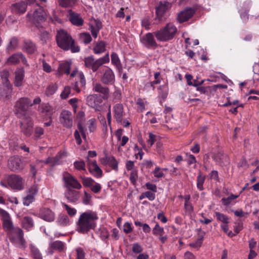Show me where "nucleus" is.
<instances>
[{"label":"nucleus","instance_id":"nucleus-52","mask_svg":"<svg viewBox=\"0 0 259 259\" xmlns=\"http://www.w3.org/2000/svg\"><path fill=\"white\" fill-rule=\"evenodd\" d=\"M112 168L116 171L118 170V162L113 156H110V160L108 164Z\"/></svg>","mask_w":259,"mask_h":259},{"label":"nucleus","instance_id":"nucleus-46","mask_svg":"<svg viewBox=\"0 0 259 259\" xmlns=\"http://www.w3.org/2000/svg\"><path fill=\"white\" fill-rule=\"evenodd\" d=\"M205 177L202 176L201 172H199V175L197 177V187L200 190H203V185L205 181Z\"/></svg>","mask_w":259,"mask_h":259},{"label":"nucleus","instance_id":"nucleus-43","mask_svg":"<svg viewBox=\"0 0 259 259\" xmlns=\"http://www.w3.org/2000/svg\"><path fill=\"white\" fill-rule=\"evenodd\" d=\"M59 5L67 8L72 7L76 2V0H59Z\"/></svg>","mask_w":259,"mask_h":259},{"label":"nucleus","instance_id":"nucleus-61","mask_svg":"<svg viewBox=\"0 0 259 259\" xmlns=\"http://www.w3.org/2000/svg\"><path fill=\"white\" fill-rule=\"evenodd\" d=\"M44 130L42 127H39V126H36L35 128L34 134H35V136L37 138H39L41 135L44 134Z\"/></svg>","mask_w":259,"mask_h":259},{"label":"nucleus","instance_id":"nucleus-37","mask_svg":"<svg viewBox=\"0 0 259 259\" xmlns=\"http://www.w3.org/2000/svg\"><path fill=\"white\" fill-rule=\"evenodd\" d=\"M0 97L3 100H9L11 98V90L8 87L0 89Z\"/></svg>","mask_w":259,"mask_h":259},{"label":"nucleus","instance_id":"nucleus-49","mask_svg":"<svg viewBox=\"0 0 259 259\" xmlns=\"http://www.w3.org/2000/svg\"><path fill=\"white\" fill-rule=\"evenodd\" d=\"M215 214L218 220L226 224L228 223V218L227 216L219 212H215Z\"/></svg>","mask_w":259,"mask_h":259},{"label":"nucleus","instance_id":"nucleus-13","mask_svg":"<svg viewBox=\"0 0 259 259\" xmlns=\"http://www.w3.org/2000/svg\"><path fill=\"white\" fill-rule=\"evenodd\" d=\"M73 116L70 111L63 110L60 115V121L63 125L67 128H70L73 124Z\"/></svg>","mask_w":259,"mask_h":259},{"label":"nucleus","instance_id":"nucleus-10","mask_svg":"<svg viewBox=\"0 0 259 259\" xmlns=\"http://www.w3.org/2000/svg\"><path fill=\"white\" fill-rule=\"evenodd\" d=\"M23 122H20L21 132L26 137H29L33 132V122L32 119L29 117H26Z\"/></svg>","mask_w":259,"mask_h":259},{"label":"nucleus","instance_id":"nucleus-64","mask_svg":"<svg viewBox=\"0 0 259 259\" xmlns=\"http://www.w3.org/2000/svg\"><path fill=\"white\" fill-rule=\"evenodd\" d=\"M76 251L77 253V258L76 259H84V252L81 248H77L76 249Z\"/></svg>","mask_w":259,"mask_h":259},{"label":"nucleus","instance_id":"nucleus-36","mask_svg":"<svg viewBox=\"0 0 259 259\" xmlns=\"http://www.w3.org/2000/svg\"><path fill=\"white\" fill-rule=\"evenodd\" d=\"M70 63L68 62L61 63L58 68V71L59 72V73H65L69 74L70 73Z\"/></svg>","mask_w":259,"mask_h":259},{"label":"nucleus","instance_id":"nucleus-31","mask_svg":"<svg viewBox=\"0 0 259 259\" xmlns=\"http://www.w3.org/2000/svg\"><path fill=\"white\" fill-rule=\"evenodd\" d=\"M84 116L85 114L82 111H79L77 114V118L79 119V121L77 123V128L79 132L81 133L83 139L85 140L87 139L85 129L83 127L81 123Z\"/></svg>","mask_w":259,"mask_h":259},{"label":"nucleus","instance_id":"nucleus-28","mask_svg":"<svg viewBox=\"0 0 259 259\" xmlns=\"http://www.w3.org/2000/svg\"><path fill=\"white\" fill-rule=\"evenodd\" d=\"M65 198L69 202L74 203L76 202L79 198V192L69 189L65 193Z\"/></svg>","mask_w":259,"mask_h":259},{"label":"nucleus","instance_id":"nucleus-16","mask_svg":"<svg viewBox=\"0 0 259 259\" xmlns=\"http://www.w3.org/2000/svg\"><path fill=\"white\" fill-rule=\"evenodd\" d=\"M196 9L194 8H188L180 12L178 15L177 19L180 23L188 21L195 14Z\"/></svg>","mask_w":259,"mask_h":259},{"label":"nucleus","instance_id":"nucleus-8","mask_svg":"<svg viewBox=\"0 0 259 259\" xmlns=\"http://www.w3.org/2000/svg\"><path fill=\"white\" fill-rule=\"evenodd\" d=\"M8 167L12 171L19 172L24 168V165L21 158L18 156L11 157L8 160Z\"/></svg>","mask_w":259,"mask_h":259},{"label":"nucleus","instance_id":"nucleus-7","mask_svg":"<svg viewBox=\"0 0 259 259\" xmlns=\"http://www.w3.org/2000/svg\"><path fill=\"white\" fill-rule=\"evenodd\" d=\"M8 235L12 242L18 243L22 246H25V241L23 237V231L21 229L15 227Z\"/></svg>","mask_w":259,"mask_h":259},{"label":"nucleus","instance_id":"nucleus-58","mask_svg":"<svg viewBox=\"0 0 259 259\" xmlns=\"http://www.w3.org/2000/svg\"><path fill=\"white\" fill-rule=\"evenodd\" d=\"M111 57L112 63L116 66H119L120 65V60L117 55L116 53H112Z\"/></svg>","mask_w":259,"mask_h":259},{"label":"nucleus","instance_id":"nucleus-40","mask_svg":"<svg viewBox=\"0 0 259 259\" xmlns=\"http://www.w3.org/2000/svg\"><path fill=\"white\" fill-rule=\"evenodd\" d=\"M79 39L85 44H88L91 41L92 37L89 33L84 32L80 34Z\"/></svg>","mask_w":259,"mask_h":259},{"label":"nucleus","instance_id":"nucleus-50","mask_svg":"<svg viewBox=\"0 0 259 259\" xmlns=\"http://www.w3.org/2000/svg\"><path fill=\"white\" fill-rule=\"evenodd\" d=\"M74 166L75 167V168L78 170H85V162L82 160L76 161L74 162Z\"/></svg>","mask_w":259,"mask_h":259},{"label":"nucleus","instance_id":"nucleus-41","mask_svg":"<svg viewBox=\"0 0 259 259\" xmlns=\"http://www.w3.org/2000/svg\"><path fill=\"white\" fill-rule=\"evenodd\" d=\"M31 255L33 259H42V256L39 250L34 246L31 245L30 247Z\"/></svg>","mask_w":259,"mask_h":259},{"label":"nucleus","instance_id":"nucleus-15","mask_svg":"<svg viewBox=\"0 0 259 259\" xmlns=\"http://www.w3.org/2000/svg\"><path fill=\"white\" fill-rule=\"evenodd\" d=\"M93 91L100 93V96H99L102 99L107 100L109 97V89L108 87L103 86L100 83L93 84Z\"/></svg>","mask_w":259,"mask_h":259},{"label":"nucleus","instance_id":"nucleus-29","mask_svg":"<svg viewBox=\"0 0 259 259\" xmlns=\"http://www.w3.org/2000/svg\"><path fill=\"white\" fill-rule=\"evenodd\" d=\"M46 16V13L41 7L35 9L32 14V17L37 22L45 21Z\"/></svg>","mask_w":259,"mask_h":259},{"label":"nucleus","instance_id":"nucleus-45","mask_svg":"<svg viewBox=\"0 0 259 259\" xmlns=\"http://www.w3.org/2000/svg\"><path fill=\"white\" fill-rule=\"evenodd\" d=\"M82 180L83 185L85 187H90L95 183V181L91 178H85L84 177L80 176Z\"/></svg>","mask_w":259,"mask_h":259},{"label":"nucleus","instance_id":"nucleus-47","mask_svg":"<svg viewBox=\"0 0 259 259\" xmlns=\"http://www.w3.org/2000/svg\"><path fill=\"white\" fill-rule=\"evenodd\" d=\"M164 233L163 228L159 226L158 224H156L153 229V234L156 235L162 236Z\"/></svg>","mask_w":259,"mask_h":259},{"label":"nucleus","instance_id":"nucleus-30","mask_svg":"<svg viewBox=\"0 0 259 259\" xmlns=\"http://www.w3.org/2000/svg\"><path fill=\"white\" fill-rule=\"evenodd\" d=\"M24 69L23 68H18L15 71V80L14 84L17 87L22 85L24 77Z\"/></svg>","mask_w":259,"mask_h":259},{"label":"nucleus","instance_id":"nucleus-63","mask_svg":"<svg viewBox=\"0 0 259 259\" xmlns=\"http://www.w3.org/2000/svg\"><path fill=\"white\" fill-rule=\"evenodd\" d=\"M154 175L156 178H162L164 176V174L160 170L159 167H156L153 171Z\"/></svg>","mask_w":259,"mask_h":259},{"label":"nucleus","instance_id":"nucleus-25","mask_svg":"<svg viewBox=\"0 0 259 259\" xmlns=\"http://www.w3.org/2000/svg\"><path fill=\"white\" fill-rule=\"evenodd\" d=\"M89 170L95 177L99 178L102 176V170L98 165L96 161L94 160L89 162Z\"/></svg>","mask_w":259,"mask_h":259},{"label":"nucleus","instance_id":"nucleus-32","mask_svg":"<svg viewBox=\"0 0 259 259\" xmlns=\"http://www.w3.org/2000/svg\"><path fill=\"white\" fill-rule=\"evenodd\" d=\"M40 218L48 222H52L55 219L54 212L49 208H44L41 210Z\"/></svg>","mask_w":259,"mask_h":259},{"label":"nucleus","instance_id":"nucleus-62","mask_svg":"<svg viewBox=\"0 0 259 259\" xmlns=\"http://www.w3.org/2000/svg\"><path fill=\"white\" fill-rule=\"evenodd\" d=\"M38 190V187L37 185L34 184H33L29 189V195H32L33 196L35 195Z\"/></svg>","mask_w":259,"mask_h":259},{"label":"nucleus","instance_id":"nucleus-20","mask_svg":"<svg viewBox=\"0 0 259 259\" xmlns=\"http://www.w3.org/2000/svg\"><path fill=\"white\" fill-rule=\"evenodd\" d=\"M27 4L24 2H20L12 5L11 9L13 13L20 15L26 12Z\"/></svg>","mask_w":259,"mask_h":259},{"label":"nucleus","instance_id":"nucleus-2","mask_svg":"<svg viewBox=\"0 0 259 259\" xmlns=\"http://www.w3.org/2000/svg\"><path fill=\"white\" fill-rule=\"evenodd\" d=\"M56 39L58 47L63 50L70 49L72 53H77L80 50L78 46H75L74 40L70 34L63 29L57 31Z\"/></svg>","mask_w":259,"mask_h":259},{"label":"nucleus","instance_id":"nucleus-33","mask_svg":"<svg viewBox=\"0 0 259 259\" xmlns=\"http://www.w3.org/2000/svg\"><path fill=\"white\" fill-rule=\"evenodd\" d=\"M106 50V44L104 41H100L97 42L93 48V51L96 54H99L103 53Z\"/></svg>","mask_w":259,"mask_h":259},{"label":"nucleus","instance_id":"nucleus-35","mask_svg":"<svg viewBox=\"0 0 259 259\" xmlns=\"http://www.w3.org/2000/svg\"><path fill=\"white\" fill-rule=\"evenodd\" d=\"M61 155L58 154L55 157H48L45 161H42L45 164H50L52 166L60 164V159Z\"/></svg>","mask_w":259,"mask_h":259},{"label":"nucleus","instance_id":"nucleus-12","mask_svg":"<svg viewBox=\"0 0 259 259\" xmlns=\"http://www.w3.org/2000/svg\"><path fill=\"white\" fill-rule=\"evenodd\" d=\"M0 215L2 217L4 229L9 234L15 227L13 226L9 214L6 211L0 208Z\"/></svg>","mask_w":259,"mask_h":259},{"label":"nucleus","instance_id":"nucleus-27","mask_svg":"<svg viewBox=\"0 0 259 259\" xmlns=\"http://www.w3.org/2000/svg\"><path fill=\"white\" fill-rule=\"evenodd\" d=\"M28 54H34L37 51L36 45L30 40H25L22 49Z\"/></svg>","mask_w":259,"mask_h":259},{"label":"nucleus","instance_id":"nucleus-17","mask_svg":"<svg viewBox=\"0 0 259 259\" xmlns=\"http://www.w3.org/2000/svg\"><path fill=\"white\" fill-rule=\"evenodd\" d=\"M86 84L85 79L82 72H80L78 73L76 78V81L73 84V89L77 93L80 92L81 88H84Z\"/></svg>","mask_w":259,"mask_h":259},{"label":"nucleus","instance_id":"nucleus-19","mask_svg":"<svg viewBox=\"0 0 259 259\" xmlns=\"http://www.w3.org/2000/svg\"><path fill=\"white\" fill-rule=\"evenodd\" d=\"M102 82L104 84H112L115 80V75L112 70L108 68L106 69L101 78Z\"/></svg>","mask_w":259,"mask_h":259},{"label":"nucleus","instance_id":"nucleus-4","mask_svg":"<svg viewBox=\"0 0 259 259\" xmlns=\"http://www.w3.org/2000/svg\"><path fill=\"white\" fill-rule=\"evenodd\" d=\"M30 100L28 98H21L16 102L15 105V114L19 118L24 119L29 116L27 112L28 107L32 106Z\"/></svg>","mask_w":259,"mask_h":259},{"label":"nucleus","instance_id":"nucleus-57","mask_svg":"<svg viewBox=\"0 0 259 259\" xmlns=\"http://www.w3.org/2000/svg\"><path fill=\"white\" fill-rule=\"evenodd\" d=\"M132 251L135 253H140L143 251V248L139 244L137 243H134L132 247Z\"/></svg>","mask_w":259,"mask_h":259},{"label":"nucleus","instance_id":"nucleus-39","mask_svg":"<svg viewBox=\"0 0 259 259\" xmlns=\"http://www.w3.org/2000/svg\"><path fill=\"white\" fill-rule=\"evenodd\" d=\"M18 44L17 38L16 37L12 38L7 47V52L10 53L14 51L17 48Z\"/></svg>","mask_w":259,"mask_h":259},{"label":"nucleus","instance_id":"nucleus-38","mask_svg":"<svg viewBox=\"0 0 259 259\" xmlns=\"http://www.w3.org/2000/svg\"><path fill=\"white\" fill-rule=\"evenodd\" d=\"M50 247L53 249L62 251L64 250L65 245L64 243L61 241H55L50 244Z\"/></svg>","mask_w":259,"mask_h":259},{"label":"nucleus","instance_id":"nucleus-34","mask_svg":"<svg viewBox=\"0 0 259 259\" xmlns=\"http://www.w3.org/2000/svg\"><path fill=\"white\" fill-rule=\"evenodd\" d=\"M22 224L23 227L27 230H29L33 227V219L28 216L24 217L22 221Z\"/></svg>","mask_w":259,"mask_h":259},{"label":"nucleus","instance_id":"nucleus-51","mask_svg":"<svg viewBox=\"0 0 259 259\" xmlns=\"http://www.w3.org/2000/svg\"><path fill=\"white\" fill-rule=\"evenodd\" d=\"M40 38L41 41L46 42L50 38V35L49 33L46 30H42L40 34Z\"/></svg>","mask_w":259,"mask_h":259},{"label":"nucleus","instance_id":"nucleus-48","mask_svg":"<svg viewBox=\"0 0 259 259\" xmlns=\"http://www.w3.org/2000/svg\"><path fill=\"white\" fill-rule=\"evenodd\" d=\"M34 197L32 195L28 194L23 198V203L27 206L34 201Z\"/></svg>","mask_w":259,"mask_h":259},{"label":"nucleus","instance_id":"nucleus-55","mask_svg":"<svg viewBox=\"0 0 259 259\" xmlns=\"http://www.w3.org/2000/svg\"><path fill=\"white\" fill-rule=\"evenodd\" d=\"M71 89L69 86H66L64 88V90L61 94V97L62 99H66L68 97L69 94H70Z\"/></svg>","mask_w":259,"mask_h":259},{"label":"nucleus","instance_id":"nucleus-21","mask_svg":"<svg viewBox=\"0 0 259 259\" xmlns=\"http://www.w3.org/2000/svg\"><path fill=\"white\" fill-rule=\"evenodd\" d=\"M68 19L71 23L76 26H81L83 24V20L80 14L70 10L69 11Z\"/></svg>","mask_w":259,"mask_h":259},{"label":"nucleus","instance_id":"nucleus-3","mask_svg":"<svg viewBox=\"0 0 259 259\" xmlns=\"http://www.w3.org/2000/svg\"><path fill=\"white\" fill-rule=\"evenodd\" d=\"M177 32V28L172 23L165 26L153 33L157 39L160 41H168L174 38Z\"/></svg>","mask_w":259,"mask_h":259},{"label":"nucleus","instance_id":"nucleus-1","mask_svg":"<svg viewBox=\"0 0 259 259\" xmlns=\"http://www.w3.org/2000/svg\"><path fill=\"white\" fill-rule=\"evenodd\" d=\"M98 219L97 214L93 211L82 213L77 223V230L78 232L85 233L96 227L95 221Z\"/></svg>","mask_w":259,"mask_h":259},{"label":"nucleus","instance_id":"nucleus-24","mask_svg":"<svg viewBox=\"0 0 259 259\" xmlns=\"http://www.w3.org/2000/svg\"><path fill=\"white\" fill-rule=\"evenodd\" d=\"M212 158L221 166L227 165L229 163L228 157L222 152H219L217 154H213Z\"/></svg>","mask_w":259,"mask_h":259},{"label":"nucleus","instance_id":"nucleus-6","mask_svg":"<svg viewBox=\"0 0 259 259\" xmlns=\"http://www.w3.org/2000/svg\"><path fill=\"white\" fill-rule=\"evenodd\" d=\"M8 185L13 190H22L24 188L25 181L20 176L12 174L7 178Z\"/></svg>","mask_w":259,"mask_h":259},{"label":"nucleus","instance_id":"nucleus-42","mask_svg":"<svg viewBox=\"0 0 259 259\" xmlns=\"http://www.w3.org/2000/svg\"><path fill=\"white\" fill-rule=\"evenodd\" d=\"M57 223L60 225H67L69 223V218L66 214H61L57 219Z\"/></svg>","mask_w":259,"mask_h":259},{"label":"nucleus","instance_id":"nucleus-23","mask_svg":"<svg viewBox=\"0 0 259 259\" xmlns=\"http://www.w3.org/2000/svg\"><path fill=\"white\" fill-rule=\"evenodd\" d=\"M168 3L165 1L160 2L157 6L156 7V17L155 20L160 21L161 18L167 10Z\"/></svg>","mask_w":259,"mask_h":259},{"label":"nucleus","instance_id":"nucleus-53","mask_svg":"<svg viewBox=\"0 0 259 259\" xmlns=\"http://www.w3.org/2000/svg\"><path fill=\"white\" fill-rule=\"evenodd\" d=\"M57 87L56 84H51L47 88L46 93L47 96L53 95L57 90Z\"/></svg>","mask_w":259,"mask_h":259},{"label":"nucleus","instance_id":"nucleus-26","mask_svg":"<svg viewBox=\"0 0 259 259\" xmlns=\"http://www.w3.org/2000/svg\"><path fill=\"white\" fill-rule=\"evenodd\" d=\"M114 117L118 123H121L123 119V106L120 103L116 104L113 107Z\"/></svg>","mask_w":259,"mask_h":259},{"label":"nucleus","instance_id":"nucleus-14","mask_svg":"<svg viewBox=\"0 0 259 259\" xmlns=\"http://www.w3.org/2000/svg\"><path fill=\"white\" fill-rule=\"evenodd\" d=\"M20 60L24 65L26 66L29 65L27 63V61L26 58L21 52L15 53L9 57L8 58L6 64L9 65H16L20 62Z\"/></svg>","mask_w":259,"mask_h":259},{"label":"nucleus","instance_id":"nucleus-11","mask_svg":"<svg viewBox=\"0 0 259 259\" xmlns=\"http://www.w3.org/2000/svg\"><path fill=\"white\" fill-rule=\"evenodd\" d=\"M85 101L89 106L94 108L96 110H100V104L102 102V99L99 95L97 94L89 95L86 96Z\"/></svg>","mask_w":259,"mask_h":259},{"label":"nucleus","instance_id":"nucleus-5","mask_svg":"<svg viewBox=\"0 0 259 259\" xmlns=\"http://www.w3.org/2000/svg\"><path fill=\"white\" fill-rule=\"evenodd\" d=\"M109 61V57L108 54L96 60H95L93 56L88 57L84 59L85 66L91 69L93 72L96 71L100 66Z\"/></svg>","mask_w":259,"mask_h":259},{"label":"nucleus","instance_id":"nucleus-9","mask_svg":"<svg viewBox=\"0 0 259 259\" xmlns=\"http://www.w3.org/2000/svg\"><path fill=\"white\" fill-rule=\"evenodd\" d=\"M63 180L68 190L71 188L80 189L81 188V185L79 182L69 173H65L64 175Z\"/></svg>","mask_w":259,"mask_h":259},{"label":"nucleus","instance_id":"nucleus-54","mask_svg":"<svg viewBox=\"0 0 259 259\" xmlns=\"http://www.w3.org/2000/svg\"><path fill=\"white\" fill-rule=\"evenodd\" d=\"M88 128L91 133L94 132L96 128V119L92 118L88 121Z\"/></svg>","mask_w":259,"mask_h":259},{"label":"nucleus","instance_id":"nucleus-56","mask_svg":"<svg viewBox=\"0 0 259 259\" xmlns=\"http://www.w3.org/2000/svg\"><path fill=\"white\" fill-rule=\"evenodd\" d=\"M237 197V196H235L233 194H232L228 198H223L222 199V201L225 205H228L231 203V200L235 199Z\"/></svg>","mask_w":259,"mask_h":259},{"label":"nucleus","instance_id":"nucleus-60","mask_svg":"<svg viewBox=\"0 0 259 259\" xmlns=\"http://www.w3.org/2000/svg\"><path fill=\"white\" fill-rule=\"evenodd\" d=\"M41 113H42L43 116L47 115V116H49V117H50L52 114L51 107L47 106H46L45 107H42Z\"/></svg>","mask_w":259,"mask_h":259},{"label":"nucleus","instance_id":"nucleus-18","mask_svg":"<svg viewBox=\"0 0 259 259\" xmlns=\"http://www.w3.org/2000/svg\"><path fill=\"white\" fill-rule=\"evenodd\" d=\"M90 30L93 36L96 38L98 36L99 31L102 28V24L99 19H94L90 23Z\"/></svg>","mask_w":259,"mask_h":259},{"label":"nucleus","instance_id":"nucleus-59","mask_svg":"<svg viewBox=\"0 0 259 259\" xmlns=\"http://www.w3.org/2000/svg\"><path fill=\"white\" fill-rule=\"evenodd\" d=\"M63 205L69 215L73 216L75 215L76 212V210L74 208L70 207L67 204H63Z\"/></svg>","mask_w":259,"mask_h":259},{"label":"nucleus","instance_id":"nucleus-44","mask_svg":"<svg viewBox=\"0 0 259 259\" xmlns=\"http://www.w3.org/2000/svg\"><path fill=\"white\" fill-rule=\"evenodd\" d=\"M40 162H42V160H40V161L36 160L35 161V162L31 163L30 164V172L32 175V178L34 179H35L36 174L37 171V169H36V166L38 165V163Z\"/></svg>","mask_w":259,"mask_h":259},{"label":"nucleus","instance_id":"nucleus-22","mask_svg":"<svg viewBox=\"0 0 259 259\" xmlns=\"http://www.w3.org/2000/svg\"><path fill=\"white\" fill-rule=\"evenodd\" d=\"M142 40L143 43L148 48H156L158 47V45L154 38L153 34L152 33H148L143 36Z\"/></svg>","mask_w":259,"mask_h":259}]
</instances>
